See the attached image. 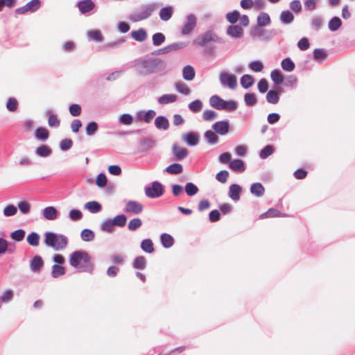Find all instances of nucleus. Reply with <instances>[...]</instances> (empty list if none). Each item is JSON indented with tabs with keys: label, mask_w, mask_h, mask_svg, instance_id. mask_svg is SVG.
<instances>
[{
	"label": "nucleus",
	"mask_w": 355,
	"mask_h": 355,
	"mask_svg": "<svg viewBox=\"0 0 355 355\" xmlns=\"http://www.w3.org/2000/svg\"><path fill=\"white\" fill-rule=\"evenodd\" d=\"M132 65L135 68L136 73L139 76H147L153 73L164 72L167 73V64L160 58L157 57H140L132 62Z\"/></svg>",
	"instance_id": "nucleus-1"
},
{
	"label": "nucleus",
	"mask_w": 355,
	"mask_h": 355,
	"mask_svg": "<svg viewBox=\"0 0 355 355\" xmlns=\"http://www.w3.org/2000/svg\"><path fill=\"white\" fill-rule=\"evenodd\" d=\"M156 128L158 130H166L169 128V121L166 116L163 115L157 116L154 121Z\"/></svg>",
	"instance_id": "nucleus-29"
},
{
	"label": "nucleus",
	"mask_w": 355,
	"mask_h": 355,
	"mask_svg": "<svg viewBox=\"0 0 355 355\" xmlns=\"http://www.w3.org/2000/svg\"><path fill=\"white\" fill-rule=\"evenodd\" d=\"M178 100V96L174 94H167L159 96L157 102L160 105H166L175 102Z\"/></svg>",
	"instance_id": "nucleus-39"
},
{
	"label": "nucleus",
	"mask_w": 355,
	"mask_h": 355,
	"mask_svg": "<svg viewBox=\"0 0 355 355\" xmlns=\"http://www.w3.org/2000/svg\"><path fill=\"white\" fill-rule=\"evenodd\" d=\"M98 128V124L94 121H91L87 123L85 126L86 135L89 137L93 136Z\"/></svg>",
	"instance_id": "nucleus-57"
},
{
	"label": "nucleus",
	"mask_w": 355,
	"mask_h": 355,
	"mask_svg": "<svg viewBox=\"0 0 355 355\" xmlns=\"http://www.w3.org/2000/svg\"><path fill=\"white\" fill-rule=\"evenodd\" d=\"M240 12L237 10H234L226 14V20L231 24H236L240 18Z\"/></svg>",
	"instance_id": "nucleus-55"
},
{
	"label": "nucleus",
	"mask_w": 355,
	"mask_h": 355,
	"mask_svg": "<svg viewBox=\"0 0 355 355\" xmlns=\"http://www.w3.org/2000/svg\"><path fill=\"white\" fill-rule=\"evenodd\" d=\"M184 189L188 196H193L199 191L198 187L191 182H187Z\"/></svg>",
	"instance_id": "nucleus-56"
},
{
	"label": "nucleus",
	"mask_w": 355,
	"mask_h": 355,
	"mask_svg": "<svg viewBox=\"0 0 355 355\" xmlns=\"http://www.w3.org/2000/svg\"><path fill=\"white\" fill-rule=\"evenodd\" d=\"M196 17L194 14H189L186 17V21L181 29V33L184 35H189L196 26Z\"/></svg>",
	"instance_id": "nucleus-11"
},
{
	"label": "nucleus",
	"mask_w": 355,
	"mask_h": 355,
	"mask_svg": "<svg viewBox=\"0 0 355 355\" xmlns=\"http://www.w3.org/2000/svg\"><path fill=\"white\" fill-rule=\"evenodd\" d=\"M130 35L135 41L141 42L147 38L148 34L146 29L140 28L138 30L132 31Z\"/></svg>",
	"instance_id": "nucleus-34"
},
{
	"label": "nucleus",
	"mask_w": 355,
	"mask_h": 355,
	"mask_svg": "<svg viewBox=\"0 0 355 355\" xmlns=\"http://www.w3.org/2000/svg\"><path fill=\"white\" fill-rule=\"evenodd\" d=\"M271 24V19L270 15L265 12H261L257 17L256 26H252L250 30L257 29V28H261L269 26Z\"/></svg>",
	"instance_id": "nucleus-15"
},
{
	"label": "nucleus",
	"mask_w": 355,
	"mask_h": 355,
	"mask_svg": "<svg viewBox=\"0 0 355 355\" xmlns=\"http://www.w3.org/2000/svg\"><path fill=\"white\" fill-rule=\"evenodd\" d=\"M284 216V214H282V212L276 208H270L266 212L261 214L259 216L260 219L268 218H277Z\"/></svg>",
	"instance_id": "nucleus-41"
},
{
	"label": "nucleus",
	"mask_w": 355,
	"mask_h": 355,
	"mask_svg": "<svg viewBox=\"0 0 355 355\" xmlns=\"http://www.w3.org/2000/svg\"><path fill=\"white\" fill-rule=\"evenodd\" d=\"M43 266L44 261L40 255H35L30 261V269L34 273H39Z\"/></svg>",
	"instance_id": "nucleus-21"
},
{
	"label": "nucleus",
	"mask_w": 355,
	"mask_h": 355,
	"mask_svg": "<svg viewBox=\"0 0 355 355\" xmlns=\"http://www.w3.org/2000/svg\"><path fill=\"white\" fill-rule=\"evenodd\" d=\"M156 115V112L153 110H139L137 112L135 119L138 122L144 121L149 123L152 121Z\"/></svg>",
	"instance_id": "nucleus-12"
},
{
	"label": "nucleus",
	"mask_w": 355,
	"mask_h": 355,
	"mask_svg": "<svg viewBox=\"0 0 355 355\" xmlns=\"http://www.w3.org/2000/svg\"><path fill=\"white\" fill-rule=\"evenodd\" d=\"M42 215L44 218L48 220H53L58 218L59 212L55 207L48 206L42 209Z\"/></svg>",
	"instance_id": "nucleus-22"
},
{
	"label": "nucleus",
	"mask_w": 355,
	"mask_h": 355,
	"mask_svg": "<svg viewBox=\"0 0 355 355\" xmlns=\"http://www.w3.org/2000/svg\"><path fill=\"white\" fill-rule=\"evenodd\" d=\"M219 80L223 87L230 89H234L237 86V78L234 73L223 71L220 73Z\"/></svg>",
	"instance_id": "nucleus-9"
},
{
	"label": "nucleus",
	"mask_w": 355,
	"mask_h": 355,
	"mask_svg": "<svg viewBox=\"0 0 355 355\" xmlns=\"http://www.w3.org/2000/svg\"><path fill=\"white\" fill-rule=\"evenodd\" d=\"M40 236L37 232H31L26 236L27 243L33 247H37L40 244Z\"/></svg>",
	"instance_id": "nucleus-46"
},
{
	"label": "nucleus",
	"mask_w": 355,
	"mask_h": 355,
	"mask_svg": "<svg viewBox=\"0 0 355 355\" xmlns=\"http://www.w3.org/2000/svg\"><path fill=\"white\" fill-rule=\"evenodd\" d=\"M25 235L26 232L24 230L18 229L12 232L10 236L15 242H20L24 239Z\"/></svg>",
	"instance_id": "nucleus-58"
},
{
	"label": "nucleus",
	"mask_w": 355,
	"mask_h": 355,
	"mask_svg": "<svg viewBox=\"0 0 355 355\" xmlns=\"http://www.w3.org/2000/svg\"><path fill=\"white\" fill-rule=\"evenodd\" d=\"M290 10L296 15L300 14L302 10V6L300 0H293L289 3Z\"/></svg>",
	"instance_id": "nucleus-62"
},
{
	"label": "nucleus",
	"mask_w": 355,
	"mask_h": 355,
	"mask_svg": "<svg viewBox=\"0 0 355 355\" xmlns=\"http://www.w3.org/2000/svg\"><path fill=\"white\" fill-rule=\"evenodd\" d=\"M225 103V100L216 94L211 96L209 98L210 106L217 110H223Z\"/></svg>",
	"instance_id": "nucleus-24"
},
{
	"label": "nucleus",
	"mask_w": 355,
	"mask_h": 355,
	"mask_svg": "<svg viewBox=\"0 0 355 355\" xmlns=\"http://www.w3.org/2000/svg\"><path fill=\"white\" fill-rule=\"evenodd\" d=\"M248 67L252 71L257 73L261 72L263 69L264 66L262 61L257 60L250 62L248 64Z\"/></svg>",
	"instance_id": "nucleus-63"
},
{
	"label": "nucleus",
	"mask_w": 355,
	"mask_h": 355,
	"mask_svg": "<svg viewBox=\"0 0 355 355\" xmlns=\"http://www.w3.org/2000/svg\"><path fill=\"white\" fill-rule=\"evenodd\" d=\"M160 242L163 248H170L175 243L173 237L168 233H162L160 235Z\"/></svg>",
	"instance_id": "nucleus-37"
},
{
	"label": "nucleus",
	"mask_w": 355,
	"mask_h": 355,
	"mask_svg": "<svg viewBox=\"0 0 355 355\" xmlns=\"http://www.w3.org/2000/svg\"><path fill=\"white\" fill-rule=\"evenodd\" d=\"M204 138L209 145L214 146L218 143L219 137L211 130H208L204 133Z\"/></svg>",
	"instance_id": "nucleus-32"
},
{
	"label": "nucleus",
	"mask_w": 355,
	"mask_h": 355,
	"mask_svg": "<svg viewBox=\"0 0 355 355\" xmlns=\"http://www.w3.org/2000/svg\"><path fill=\"white\" fill-rule=\"evenodd\" d=\"M213 43L224 44L225 40L212 29L207 30L193 40L194 44L205 49V53L207 55H212L215 52L214 48L212 46Z\"/></svg>",
	"instance_id": "nucleus-3"
},
{
	"label": "nucleus",
	"mask_w": 355,
	"mask_h": 355,
	"mask_svg": "<svg viewBox=\"0 0 355 355\" xmlns=\"http://www.w3.org/2000/svg\"><path fill=\"white\" fill-rule=\"evenodd\" d=\"M279 19L282 24L288 25L293 22L295 17L290 10H285L280 13Z\"/></svg>",
	"instance_id": "nucleus-28"
},
{
	"label": "nucleus",
	"mask_w": 355,
	"mask_h": 355,
	"mask_svg": "<svg viewBox=\"0 0 355 355\" xmlns=\"http://www.w3.org/2000/svg\"><path fill=\"white\" fill-rule=\"evenodd\" d=\"M245 104L248 107H253L257 103V95L253 92L245 93L243 96Z\"/></svg>",
	"instance_id": "nucleus-47"
},
{
	"label": "nucleus",
	"mask_w": 355,
	"mask_h": 355,
	"mask_svg": "<svg viewBox=\"0 0 355 355\" xmlns=\"http://www.w3.org/2000/svg\"><path fill=\"white\" fill-rule=\"evenodd\" d=\"M147 197L155 199L161 197L164 193V186L159 181L155 180L151 182L144 189Z\"/></svg>",
	"instance_id": "nucleus-7"
},
{
	"label": "nucleus",
	"mask_w": 355,
	"mask_h": 355,
	"mask_svg": "<svg viewBox=\"0 0 355 355\" xmlns=\"http://www.w3.org/2000/svg\"><path fill=\"white\" fill-rule=\"evenodd\" d=\"M328 56L327 51L324 49H315L313 51V57L315 60H324Z\"/></svg>",
	"instance_id": "nucleus-64"
},
{
	"label": "nucleus",
	"mask_w": 355,
	"mask_h": 355,
	"mask_svg": "<svg viewBox=\"0 0 355 355\" xmlns=\"http://www.w3.org/2000/svg\"><path fill=\"white\" fill-rule=\"evenodd\" d=\"M243 28L236 24H232L227 28L226 34L233 38H241L243 36Z\"/></svg>",
	"instance_id": "nucleus-19"
},
{
	"label": "nucleus",
	"mask_w": 355,
	"mask_h": 355,
	"mask_svg": "<svg viewBox=\"0 0 355 355\" xmlns=\"http://www.w3.org/2000/svg\"><path fill=\"white\" fill-rule=\"evenodd\" d=\"M49 137V131L44 127H38L35 130V138L39 141H45Z\"/></svg>",
	"instance_id": "nucleus-36"
},
{
	"label": "nucleus",
	"mask_w": 355,
	"mask_h": 355,
	"mask_svg": "<svg viewBox=\"0 0 355 355\" xmlns=\"http://www.w3.org/2000/svg\"><path fill=\"white\" fill-rule=\"evenodd\" d=\"M270 78L276 85L282 84L284 82V76L279 69H275L271 71Z\"/></svg>",
	"instance_id": "nucleus-48"
},
{
	"label": "nucleus",
	"mask_w": 355,
	"mask_h": 355,
	"mask_svg": "<svg viewBox=\"0 0 355 355\" xmlns=\"http://www.w3.org/2000/svg\"><path fill=\"white\" fill-rule=\"evenodd\" d=\"M45 115L48 116V124L51 128H58L60 126V120L58 119V115L53 113L52 110H46Z\"/></svg>",
	"instance_id": "nucleus-27"
},
{
	"label": "nucleus",
	"mask_w": 355,
	"mask_h": 355,
	"mask_svg": "<svg viewBox=\"0 0 355 355\" xmlns=\"http://www.w3.org/2000/svg\"><path fill=\"white\" fill-rule=\"evenodd\" d=\"M250 193L256 197H261L265 193V188L260 182H254L250 185Z\"/></svg>",
	"instance_id": "nucleus-33"
},
{
	"label": "nucleus",
	"mask_w": 355,
	"mask_h": 355,
	"mask_svg": "<svg viewBox=\"0 0 355 355\" xmlns=\"http://www.w3.org/2000/svg\"><path fill=\"white\" fill-rule=\"evenodd\" d=\"M69 262L71 266L77 268L79 272L92 274L94 264L91 256L85 250H76L70 254Z\"/></svg>",
	"instance_id": "nucleus-2"
},
{
	"label": "nucleus",
	"mask_w": 355,
	"mask_h": 355,
	"mask_svg": "<svg viewBox=\"0 0 355 355\" xmlns=\"http://www.w3.org/2000/svg\"><path fill=\"white\" fill-rule=\"evenodd\" d=\"M174 13V8L173 6L167 5L162 8L159 10V15L161 20L167 21L173 16Z\"/></svg>",
	"instance_id": "nucleus-26"
},
{
	"label": "nucleus",
	"mask_w": 355,
	"mask_h": 355,
	"mask_svg": "<svg viewBox=\"0 0 355 355\" xmlns=\"http://www.w3.org/2000/svg\"><path fill=\"white\" fill-rule=\"evenodd\" d=\"M115 226L123 227L127 223V216L124 214H118L112 218Z\"/></svg>",
	"instance_id": "nucleus-53"
},
{
	"label": "nucleus",
	"mask_w": 355,
	"mask_h": 355,
	"mask_svg": "<svg viewBox=\"0 0 355 355\" xmlns=\"http://www.w3.org/2000/svg\"><path fill=\"white\" fill-rule=\"evenodd\" d=\"M76 6L78 8L80 14L86 15L92 11L96 5L92 0H80L78 1Z\"/></svg>",
	"instance_id": "nucleus-17"
},
{
	"label": "nucleus",
	"mask_w": 355,
	"mask_h": 355,
	"mask_svg": "<svg viewBox=\"0 0 355 355\" xmlns=\"http://www.w3.org/2000/svg\"><path fill=\"white\" fill-rule=\"evenodd\" d=\"M283 33L280 28L265 29L263 28L254 30H250V35L253 38L257 37L261 41L265 42H270L275 36Z\"/></svg>",
	"instance_id": "nucleus-6"
},
{
	"label": "nucleus",
	"mask_w": 355,
	"mask_h": 355,
	"mask_svg": "<svg viewBox=\"0 0 355 355\" xmlns=\"http://www.w3.org/2000/svg\"><path fill=\"white\" fill-rule=\"evenodd\" d=\"M158 8L159 4L155 2L142 5L138 11L129 15L128 19L133 23L145 20L149 18Z\"/></svg>",
	"instance_id": "nucleus-5"
},
{
	"label": "nucleus",
	"mask_w": 355,
	"mask_h": 355,
	"mask_svg": "<svg viewBox=\"0 0 355 355\" xmlns=\"http://www.w3.org/2000/svg\"><path fill=\"white\" fill-rule=\"evenodd\" d=\"M279 97L280 96L276 92L270 89L266 94V98L268 103L275 105L279 102Z\"/></svg>",
	"instance_id": "nucleus-59"
},
{
	"label": "nucleus",
	"mask_w": 355,
	"mask_h": 355,
	"mask_svg": "<svg viewBox=\"0 0 355 355\" xmlns=\"http://www.w3.org/2000/svg\"><path fill=\"white\" fill-rule=\"evenodd\" d=\"M66 268L62 265L54 264L51 268V276L53 278H58L61 275H64Z\"/></svg>",
	"instance_id": "nucleus-54"
},
{
	"label": "nucleus",
	"mask_w": 355,
	"mask_h": 355,
	"mask_svg": "<svg viewBox=\"0 0 355 355\" xmlns=\"http://www.w3.org/2000/svg\"><path fill=\"white\" fill-rule=\"evenodd\" d=\"M52 153V148L46 144H41L35 150V155L40 157L43 158L51 156Z\"/></svg>",
	"instance_id": "nucleus-25"
},
{
	"label": "nucleus",
	"mask_w": 355,
	"mask_h": 355,
	"mask_svg": "<svg viewBox=\"0 0 355 355\" xmlns=\"http://www.w3.org/2000/svg\"><path fill=\"white\" fill-rule=\"evenodd\" d=\"M172 154L174 156V160L182 161L188 156L189 150L187 148L179 146L178 143H175L172 146Z\"/></svg>",
	"instance_id": "nucleus-13"
},
{
	"label": "nucleus",
	"mask_w": 355,
	"mask_h": 355,
	"mask_svg": "<svg viewBox=\"0 0 355 355\" xmlns=\"http://www.w3.org/2000/svg\"><path fill=\"white\" fill-rule=\"evenodd\" d=\"M114 224L112 218L105 219L101 225V230L107 233H112L114 231Z\"/></svg>",
	"instance_id": "nucleus-44"
},
{
	"label": "nucleus",
	"mask_w": 355,
	"mask_h": 355,
	"mask_svg": "<svg viewBox=\"0 0 355 355\" xmlns=\"http://www.w3.org/2000/svg\"><path fill=\"white\" fill-rule=\"evenodd\" d=\"M182 139L189 146L193 147L199 144L200 135L196 132L189 131L184 133Z\"/></svg>",
	"instance_id": "nucleus-14"
},
{
	"label": "nucleus",
	"mask_w": 355,
	"mask_h": 355,
	"mask_svg": "<svg viewBox=\"0 0 355 355\" xmlns=\"http://www.w3.org/2000/svg\"><path fill=\"white\" fill-rule=\"evenodd\" d=\"M141 249L146 253L151 254L155 252L154 244L150 239H144L140 243Z\"/></svg>",
	"instance_id": "nucleus-38"
},
{
	"label": "nucleus",
	"mask_w": 355,
	"mask_h": 355,
	"mask_svg": "<svg viewBox=\"0 0 355 355\" xmlns=\"http://www.w3.org/2000/svg\"><path fill=\"white\" fill-rule=\"evenodd\" d=\"M80 238L83 241L90 242L94 239L95 233L93 230L88 228H85L81 231Z\"/></svg>",
	"instance_id": "nucleus-50"
},
{
	"label": "nucleus",
	"mask_w": 355,
	"mask_h": 355,
	"mask_svg": "<svg viewBox=\"0 0 355 355\" xmlns=\"http://www.w3.org/2000/svg\"><path fill=\"white\" fill-rule=\"evenodd\" d=\"M281 67L284 71L291 72L295 69V64L290 57H287L282 60Z\"/></svg>",
	"instance_id": "nucleus-43"
},
{
	"label": "nucleus",
	"mask_w": 355,
	"mask_h": 355,
	"mask_svg": "<svg viewBox=\"0 0 355 355\" xmlns=\"http://www.w3.org/2000/svg\"><path fill=\"white\" fill-rule=\"evenodd\" d=\"M240 83L243 89H247L254 85V78L252 75L244 74L240 78Z\"/></svg>",
	"instance_id": "nucleus-40"
},
{
	"label": "nucleus",
	"mask_w": 355,
	"mask_h": 355,
	"mask_svg": "<svg viewBox=\"0 0 355 355\" xmlns=\"http://www.w3.org/2000/svg\"><path fill=\"white\" fill-rule=\"evenodd\" d=\"M323 22L324 19L322 16H315L311 20V27L314 31L318 32L322 28Z\"/></svg>",
	"instance_id": "nucleus-45"
},
{
	"label": "nucleus",
	"mask_w": 355,
	"mask_h": 355,
	"mask_svg": "<svg viewBox=\"0 0 355 355\" xmlns=\"http://www.w3.org/2000/svg\"><path fill=\"white\" fill-rule=\"evenodd\" d=\"M144 206L141 203L135 200H129L125 207L124 211L127 213L139 214L142 212Z\"/></svg>",
	"instance_id": "nucleus-16"
},
{
	"label": "nucleus",
	"mask_w": 355,
	"mask_h": 355,
	"mask_svg": "<svg viewBox=\"0 0 355 355\" xmlns=\"http://www.w3.org/2000/svg\"><path fill=\"white\" fill-rule=\"evenodd\" d=\"M88 39L96 42H101L103 40V36L98 30H91L87 32Z\"/></svg>",
	"instance_id": "nucleus-51"
},
{
	"label": "nucleus",
	"mask_w": 355,
	"mask_h": 355,
	"mask_svg": "<svg viewBox=\"0 0 355 355\" xmlns=\"http://www.w3.org/2000/svg\"><path fill=\"white\" fill-rule=\"evenodd\" d=\"M166 40V37L164 33L158 32L155 33L152 36L153 44L155 46H159L162 44Z\"/></svg>",
	"instance_id": "nucleus-60"
},
{
	"label": "nucleus",
	"mask_w": 355,
	"mask_h": 355,
	"mask_svg": "<svg viewBox=\"0 0 355 355\" xmlns=\"http://www.w3.org/2000/svg\"><path fill=\"white\" fill-rule=\"evenodd\" d=\"M142 225V220L139 218L131 219L128 224V229L131 232L137 231Z\"/></svg>",
	"instance_id": "nucleus-61"
},
{
	"label": "nucleus",
	"mask_w": 355,
	"mask_h": 355,
	"mask_svg": "<svg viewBox=\"0 0 355 355\" xmlns=\"http://www.w3.org/2000/svg\"><path fill=\"white\" fill-rule=\"evenodd\" d=\"M342 20L340 17L335 16L330 19L328 23L329 30L331 32L337 31L342 26Z\"/></svg>",
	"instance_id": "nucleus-42"
},
{
	"label": "nucleus",
	"mask_w": 355,
	"mask_h": 355,
	"mask_svg": "<svg viewBox=\"0 0 355 355\" xmlns=\"http://www.w3.org/2000/svg\"><path fill=\"white\" fill-rule=\"evenodd\" d=\"M243 189L238 184H232L229 187L228 196L234 202H238L241 198Z\"/></svg>",
	"instance_id": "nucleus-20"
},
{
	"label": "nucleus",
	"mask_w": 355,
	"mask_h": 355,
	"mask_svg": "<svg viewBox=\"0 0 355 355\" xmlns=\"http://www.w3.org/2000/svg\"><path fill=\"white\" fill-rule=\"evenodd\" d=\"M164 172L170 175H179L183 172V166L180 163H173L166 167Z\"/></svg>",
	"instance_id": "nucleus-31"
},
{
	"label": "nucleus",
	"mask_w": 355,
	"mask_h": 355,
	"mask_svg": "<svg viewBox=\"0 0 355 355\" xmlns=\"http://www.w3.org/2000/svg\"><path fill=\"white\" fill-rule=\"evenodd\" d=\"M84 208L92 214H96L102 211L103 207L99 202L92 200L86 202L84 205Z\"/></svg>",
	"instance_id": "nucleus-30"
},
{
	"label": "nucleus",
	"mask_w": 355,
	"mask_h": 355,
	"mask_svg": "<svg viewBox=\"0 0 355 355\" xmlns=\"http://www.w3.org/2000/svg\"><path fill=\"white\" fill-rule=\"evenodd\" d=\"M44 236V243L56 251L64 250L67 246L68 239L63 234L46 232Z\"/></svg>",
	"instance_id": "nucleus-4"
},
{
	"label": "nucleus",
	"mask_w": 355,
	"mask_h": 355,
	"mask_svg": "<svg viewBox=\"0 0 355 355\" xmlns=\"http://www.w3.org/2000/svg\"><path fill=\"white\" fill-rule=\"evenodd\" d=\"M211 128L217 135H226L230 129V121L228 119L218 121L212 124Z\"/></svg>",
	"instance_id": "nucleus-10"
},
{
	"label": "nucleus",
	"mask_w": 355,
	"mask_h": 355,
	"mask_svg": "<svg viewBox=\"0 0 355 355\" xmlns=\"http://www.w3.org/2000/svg\"><path fill=\"white\" fill-rule=\"evenodd\" d=\"M196 76L195 69L191 65H186L182 69V77L185 80L191 81Z\"/></svg>",
	"instance_id": "nucleus-35"
},
{
	"label": "nucleus",
	"mask_w": 355,
	"mask_h": 355,
	"mask_svg": "<svg viewBox=\"0 0 355 355\" xmlns=\"http://www.w3.org/2000/svg\"><path fill=\"white\" fill-rule=\"evenodd\" d=\"M275 150V147L272 145L268 144L265 146L259 152V157L261 159H266L270 155L274 153Z\"/></svg>",
	"instance_id": "nucleus-52"
},
{
	"label": "nucleus",
	"mask_w": 355,
	"mask_h": 355,
	"mask_svg": "<svg viewBox=\"0 0 355 355\" xmlns=\"http://www.w3.org/2000/svg\"><path fill=\"white\" fill-rule=\"evenodd\" d=\"M146 266V259L144 256H137L135 258L132 267L137 270H144Z\"/></svg>",
	"instance_id": "nucleus-49"
},
{
	"label": "nucleus",
	"mask_w": 355,
	"mask_h": 355,
	"mask_svg": "<svg viewBox=\"0 0 355 355\" xmlns=\"http://www.w3.org/2000/svg\"><path fill=\"white\" fill-rule=\"evenodd\" d=\"M42 6L41 0H31L24 6L17 8L15 10V14L26 15L28 12L33 13L37 11Z\"/></svg>",
	"instance_id": "nucleus-8"
},
{
	"label": "nucleus",
	"mask_w": 355,
	"mask_h": 355,
	"mask_svg": "<svg viewBox=\"0 0 355 355\" xmlns=\"http://www.w3.org/2000/svg\"><path fill=\"white\" fill-rule=\"evenodd\" d=\"M138 143L141 152H147L156 146V141L149 137L140 139Z\"/></svg>",
	"instance_id": "nucleus-18"
},
{
	"label": "nucleus",
	"mask_w": 355,
	"mask_h": 355,
	"mask_svg": "<svg viewBox=\"0 0 355 355\" xmlns=\"http://www.w3.org/2000/svg\"><path fill=\"white\" fill-rule=\"evenodd\" d=\"M229 168L236 173H243L246 168L245 163L241 159H232L229 163Z\"/></svg>",
	"instance_id": "nucleus-23"
}]
</instances>
